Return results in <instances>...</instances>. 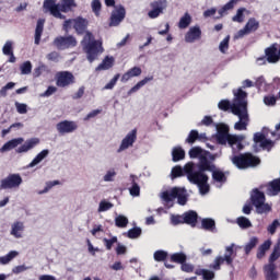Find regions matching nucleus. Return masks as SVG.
I'll return each mask as SVG.
<instances>
[{
    "mask_svg": "<svg viewBox=\"0 0 280 280\" xmlns=\"http://www.w3.org/2000/svg\"><path fill=\"white\" fill-rule=\"evenodd\" d=\"M234 100L231 104L229 101L223 100L219 102L218 107L220 110H229L231 108V113L238 117V121L235 122V130H246L248 127V101H246L247 94L242 89H238L237 92H234Z\"/></svg>",
    "mask_w": 280,
    "mask_h": 280,
    "instance_id": "obj_1",
    "label": "nucleus"
},
{
    "mask_svg": "<svg viewBox=\"0 0 280 280\" xmlns=\"http://www.w3.org/2000/svg\"><path fill=\"white\" fill-rule=\"evenodd\" d=\"M184 172L187 174V178L189 183H192V185H197L199 188L200 194L205 196V194H209V176L205 174V171H194V162H188L184 166Z\"/></svg>",
    "mask_w": 280,
    "mask_h": 280,
    "instance_id": "obj_2",
    "label": "nucleus"
},
{
    "mask_svg": "<svg viewBox=\"0 0 280 280\" xmlns=\"http://www.w3.org/2000/svg\"><path fill=\"white\" fill-rule=\"evenodd\" d=\"M73 8H78L75 0H60L56 3V0H46L44 2V10L50 12L55 19H65V15L60 12H71Z\"/></svg>",
    "mask_w": 280,
    "mask_h": 280,
    "instance_id": "obj_3",
    "label": "nucleus"
},
{
    "mask_svg": "<svg viewBox=\"0 0 280 280\" xmlns=\"http://www.w3.org/2000/svg\"><path fill=\"white\" fill-rule=\"evenodd\" d=\"M217 129H218L217 139H218V142L221 143V145H226V143H229L231 148H233L234 145H237V150L244 149V145L242 144L243 139H245L244 136L230 135L229 127H226L225 125H219Z\"/></svg>",
    "mask_w": 280,
    "mask_h": 280,
    "instance_id": "obj_4",
    "label": "nucleus"
},
{
    "mask_svg": "<svg viewBox=\"0 0 280 280\" xmlns=\"http://www.w3.org/2000/svg\"><path fill=\"white\" fill-rule=\"evenodd\" d=\"M82 45H83V49H85L88 54V60L90 62H93V60H95L97 56H100V54L104 51V49L102 48V42L95 40L93 38V34L89 32L85 33V36L82 40Z\"/></svg>",
    "mask_w": 280,
    "mask_h": 280,
    "instance_id": "obj_5",
    "label": "nucleus"
},
{
    "mask_svg": "<svg viewBox=\"0 0 280 280\" xmlns=\"http://www.w3.org/2000/svg\"><path fill=\"white\" fill-rule=\"evenodd\" d=\"M232 163L238 167V170H247V167H256V165H259L260 160L250 153H245L232 158Z\"/></svg>",
    "mask_w": 280,
    "mask_h": 280,
    "instance_id": "obj_6",
    "label": "nucleus"
},
{
    "mask_svg": "<svg viewBox=\"0 0 280 280\" xmlns=\"http://www.w3.org/2000/svg\"><path fill=\"white\" fill-rule=\"evenodd\" d=\"M160 197L165 202H172V200L177 198L178 205H187V190H185V188L174 187L171 190L161 192Z\"/></svg>",
    "mask_w": 280,
    "mask_h": 280,
    "instance_id": "obj_7",
    "label": "nucleus"
},
{
    "mask_svg": "<svg viewBox=\"0 0 280 280\" xmlns=\"http://www.w3.org/2000/svg\"><path fill=\"white\" fill-rule=\"evenodd\" d=\"M252 202L256 207L257 213H268L271 210L270 205L266 203V196L259 190L253 191Z\"/></svg>",
    "mask_w": 280,
    "mask_h": 280,
    "instance_id": "obj_8",
    "label": "nucleus"
},
{
    "mask_svg": "<svg viewBox=\"0 0 280 280\" xmlns=\"http://www.w3.org/2000/svg\"><path fill=\"white\" fill-rule=\"evenodd\" d=\"M23 185V177L20 174H10L0 180V189H19Z\"/></svg>",
    "mask_w": 280,
    "mask_h": 280,
    "instance_id": "obj_9",
    "label": "nucleus"
},
{
    "mask_svg": "<svg viewBox=\"0 0 280 280\" xmlns=\"http://www.w3.org/2000/svg\"><path fill=\"white\" fill-rule=\"evenodd\" d=\"M151 10L148 12L149 19H159L161 14H163V11L167 8V1L166 0H156L150 3Z\"/></svg>",
    "mask_w": 280,
    "mask_h": 280,
    "instance_id": "obj_10",
    "label": "nucleus"
},
{
    "mask_svg": "<svg viewBox=\"0 0 280 280\" xmlns=\"http://www.w3.org/2000/svg\"><path fill=\"white\" fill-rule=\"evenodd\" d=\"M211 161H215V155L209 153V151H206L199 158V170L203 172H213V170H215V165L211 164Z\"/></svg>",
    "mask_w": 280,
    "mask_h": 280,
    "instance_id": "obj_11",
    "label": "nucleus"
},
{
    "mask_svg": "<svg viewBox=\"0 0 280 280\" xmlns=\"http://www.w3.org/2000/svg\"><path fill=\"white\" fill-rule=\"evenodd\" d=\"M56 130L59 135H71L78 130V124L73 120H63L56 125Z\"/></svg>",
    "mask_w": 280,
    "mask_h": 280,
    "instance_id": "obj_12",
    "label": "nucleus"
},
{
    "mask_svg": "<svg viewBox=\"0 0 280 280\" xmlns=\"http://www.w3.org/2000/svg\"><path fill=\"white\" fill-rule=\"evenodd\" d=\"M56 80L57 86L65 89V86H69L75 82V77L69 71H61L56 74Z\"/></svg>",
    "mask_w": 280,
    "mask_h": 280,
    "instance_id": "obj_13",
    "label": "nucleus"
},
{
    "mask_svg": "<svg viewBox=\"0 0 280 280\" xmlns=\"http://www.w3.org/2000/svg\"><path fill=\"white\" fill-rule=\"evenodd\" d=\"M74 27L75 32H78V34H82V32H84V30H86V20L82 19V18H77L74 20H68L65 22L63 24V30L66 32H69V28Z\"/></svg>",
    "mask_w": 280,
    "mask_h": 280,
    "instance_id": "obj_14",
    "label": "nucleus"
},
{
    "mask_svg": "<svg viewBox=\"0 0 280 280\" xmlns=\"http://www.w3.org/2000/svg\"><path fill=\"white\" fill-rule=\"evenodd\" d=\"M259 30V22L255 19H249L243 30H240L235 35L234 38H244V36H248L252 32H257Z\"/></svg>",
    "mask_w": 280,
    "mask_h": 280,
    "instance_id": "obj_15",
    "label": "nucleus"
},
{
    "mask_svg": "<svg viewBox=\"0 0 280 280\" xmlns=\"http://www.w3.org/2000/svg\"><path fill=\"white\" fill-rule=\"evenodd\" d=\"M54 45L57 49H69V47H75L78 45V40H75L73 36H60L55 38Z\"/></svg>",
    "mask_w": 280,
    "mask_h": 280,
    "instance_id": "obj_16",
    "label": "nucleus"
},
{
    "mask_svg": "<svg viewBox=\"0 0 280 280\" xmlns=\"http://www.w3.org/2000/svg\"><path fill=\"white\" fill-rule=\"evenodd\" d=\"M135 141H137V129H132L127 136L121 140V143L117 150L118 153H121L128 148H132L135 145Z\"/></svg>",
    "mask_w": 280,
    "mask_h": 280,
    "instance_id": "obj_17",
    "label": "nucleus"
},
{
    "mask_svg": "<svg viewBox=\"0 0 280 280\" xmlns=\"http://www.w3.org/2000/svg\"><path fill=\"white\" fill-rule=\"evenodd\" d=\"M124 19H126V9H124V7H119L115 9L112 12V16H110V23H109L110 27H117V25H119V23H121Z\"/></svg>",
    "mask_w": 280,
    "mask_h": 280,
    "instance_id": "obj_18",
    "label": "nucleus"
},
{
    "mask_svg": "<svg viewBox=\"0 0 280 280\" xmlns=\"http://www.w3.org/2000/svg\"><path fill=\"white\" fill-rule=\"evenodd\" d=\"M40 143V139L38 138H31L26 140L20 148L15 150L18 154H24L25 152H30V150H34L36 145Z\"/></svg>",
    "mask_w": 280,
    "mask_h": 280,
    "instance_id": "obj_19",
    "label": "nucleus"
},
{
    "mask_svg": "<svg viewBox=\"0 0 280 280\" xmlns=\"http://www.w3.org/2000/svg\"><path fill=\"white\" fill-rule=\"evenodd\" d=\"M200 36H202V31H200V26H191L185 35V42L196 43V40H200Z\"/></svg>",
    "mask_w": 280,
    "mask_h": 280,
    "instance_id": "obj_20",
    "label": "nucleus"
},
{
    "mask_svg": "<svg viewBox=\"0 0 280 280\" xmlns=\"http://www.w3.org/2000/svg\"><path fill=\"white\" fill-rule=\"evenodd\" d=\"M265 279L266 280H279V271H277L276 264H267L264 266Z\"/></svg>",
    "mask_w": 280,
    "mask_h": 280,
    "instance_id": "obj_21",
    "label": "nucleus"
},
{
    "mask_svg": "<svg viewBox=\"0 0 280 280\" xmlns=\"http://www.w3.org/2000/svg\"><path fill=\"white\" fill-rule=\"evenodd\" d=\"M25 231V224L21 221L13 222L11 224L10 234L15 237V240H21L23 237V232Z\"/></svg>",
    "mask_w": 280,
    "mask_h": 280,
    "instance_id": "obj_22",
    "label": "nucleus"
},
{
    "mask_svg": "<svg viewBox=\"0 0 280 280\" xmlns=\"http://www.w3.org/2000/svg\"><path fill=\"white\" fill-rule=\"evenodd\" d=\"M254 141L256 144L260 145L265 150H270L272 148V141L266 139V136L261 132H257L254 135Z\"/></svg>",
    "mask_w": 280,
    "mask_h": 280,
    "instance_id": "obj_23",
    "label": "nucleus"
},
{
    "mask_svg": "<svg viewBox=\"0 0 280 280\" xmlns=\"http://www.w3.org/2000/svg\"><path fill=\"white\" fill-rule=\"evenodd\" d=\"M23 141H25L23 138H15L12 139L8 142H5L2 148H0V152H10V150H14V148H19V145H21V143H23Z\"/></svg>",
    "mask_w": 280,
    "mask_h": 280,
    "instance_id": "obj_24",
    "label": "nucleus"
},
{
    "mask_svg": "<svg viewBox=\"0 0 280 280\" xmlns=\"http://www.w3.org/2000/svg\"><path fill=\"white\" fill-rule=\"evenodd\" d=\"M141 73H142L141 68L133 67V68L129 69L125 74H122L120 81L126 83L131 78H139V75H141Z\"/></svg>",
    "mask_w": 280,
    "mask_h": 280,
    "instance_id": "obj_25",
    "label": "nucleus"
},
{
    "mask_svg": "<svg viewBox=\"0 0 280 280\" xmlns=\"http://www.w3.org/2000/svg\"><path fill=\"white\" fill-rule=\"evenodd\" d=\"M233 248H235V244H231L230 246L225 247V253L223 257L225 258V264L228 266H232L233 259H235V250Z\"/></svg>",
    "mask_w": 280,
    "mask_h": 280,
    "instance_id": "obj_26",
    "label": "nucleus"
},
{
    "mask_svg": "<svg viewBox=\"0 0 280 280\" xmlns=\"http://www.w3.org/2000/svg\"><path fill=\"white\" fill-rule=\"evenodd\" d=\"M184 222L186 224H190L191 226H196V222H198V213L192 210L184 213Z\"/></svg>",
    "mask_w": 280,
    "mask_h": 280,
    "instance_id": "obj_27",
    "label": "nucleus"
},
{
    "mask_svg": "<svg viewBox=\"0 0 280 280\" xmlns=\"http://www.w3.org/2000/svg\"><path fill=\"white\" fill-rule=\"evenodd\" d=\"M45 27V20H38L35 30V45H40V36H43V30Z\"/></svg>",
    "mask_w": 280,
    "mask_h": 280,
    "instance_id": "obj_28",
    "label": "nucleus"
},
{
    "mask_svg": "<svg viewBox=\"0 0 280 280\" xmlns=\"http://www.w3.org/2000/svg\"><path fill=\"white\" fill-rule=\"evenodd\" d=\"M49 156V150H43L40 153L36 155V158L30 163L28 167H36L38 163L45 161Z\"/></svg>",
    "mask_w": 280,
    "mask_h": 280,
    "instance_id": "obj_29",
    "label": "nucleus"
},
{
    "mask_svg": "<svg viewBox=\"0 0 280 280\" xmlns=\"http://www.w3.org/2000/svg\"><path fill=\"white\" fill-rule=\"evenodd\" d=\"M270 246H272L271 241H266L262 245H260L256 255L257 259H264V257H266V252L270 250Z\"/></svg>",
    "mask_w": 280,
    "mask_h": 280,
    "instance_id": "obj_30",
    "label": "nucleus"
},
{
    "mask_svg": "<svg viewBox=\"0 0 280 280\" xmlns=\"http://www.w3.org/2000/svg\"><path fill=\"white\" fill-rule=\"evenodd\" d=\"M153 80H154V77H145L143 80L138 82L133 88H131L128 91V95H132V93H137V91H139V89H141L142 86H145V84H148V82H152Z\"/></svg>",
    "mask_w": 280,
    "mask_h": 280,
    "instance_id": "obj_31",
    "label": "nucleus"
},
{
    "mask_svg": "<svg viewBox=\"0 0 280 280\" xmlns=\"http://www.w3.org/2000/svg\"><path fill=\"white\" fill-rule=\"evenodd\" d=\"M277 194H280V178L273 179L268 187L269 196H277Z\"/></svg>",
    "mask_w": 280,
    "mask_h": 280,
    "instance_id": "obj_32",
    "label": "nucleus"
},
{
    "mask_svg": "<svg viewBox=\"0 0 280 280\" xmlns=\"http://www.w3.org/2000/svg\"><path fill=\"white\" fill-rule=\"evenodd\" d=\"M115 58L106 57L103 62L96 68V71H106L113 67Z\"/></svg>",
    "mask_w": 280,
    "mask_h": 280,
    "instance_id": "obj_33",
    "label": "nucleus"
},
{
    "mask_svg": "<svg viewBox=\"0 0 280 280\" xmlns=\"http://www.w3.org/2000/svg\"><path fill=\"white\" fill-rule=\"evenodd\" d=\"M188 25H191V15L186 12L184 16L179 19L178 27L179 30H187Z\"/></svg>",
    "mask_w": 280,
    "mask_h": 280,
    "instance_id": "obj_34",
    "label": "nucleus"
},
{
    "mask_svg": "<svg viewBox=\"0 0 280 280\" xmlns=\"http://www.w3.org/2000/svg\"><path fill=\"white\" fill-rule=\"evenodd\" d=\"M14 257H19V252L12 250L8 255L0 257V264H2V266H5L7 264H10L11 260L14 259Z\"/></svg>",
    "mask_w": 280,
    "mask_h": 280,
    "instance_id": "obj_35",
    "label": "nucleus"
},
{
    "mask_svg": "<svg viewBox=\"0 0 280 280\" xmlns=\"http://www.w3.org/2000/svg\"><path fill=\"white\" fill-rule=\"evenodd\" d=\"M172 156H173V161H183V159H185V150H183L182 148H174L173 152H172Z\"/></svg>",
    "mask_w": 280,
    "mask_h": 280,
    "instance_id": "obj_36",
    "label": "nucleus"
},
{
    "mask_svg": "<svg viewBox=\"0 0 280 280\" xmlns=\"http://www.w3.org/2000/svg\"><path fill=\"white\" fill-rule=\"evenodd\" d=\"M238 2L240 0H230L221 10H219V14L223 16L224 14H226V12H229V10H233V8H235Z\"/></svg>",
    "mask_w": 280,
    "mask_h": 280,
    "instance_id": "obj_37",
    "label": "nucleus"
},
{
    "mask_svg": "<svg viewBox=\"0 0 280 280\" xmlns=\"http://www.w3.org/2000/svg\"><path fill=\"white\" fill-rule=\"evenodd\" d=\"M212 177H213V180H217V183H226V176L222 171L213 168Z\"/></svg>",
    "mask_w": 280,
    "mask_h": 280,
    "instance_id": "obj_38",
    "label": "nucleus"
},
{
    "mask_svg": "<svg viewBox=\"0 0 280 280\" xmlns=\"http://www.w3.org/2000/svg\"><path fill=\"white\" fill-rule=\"evenodd\" d=\"M56 185H60V180L46 182V186L43 190L37 191L38 196H43V194H48V191L56 187Z\"/></svg>",
    "mask_w": 280,
    "mask_h": 280,
    "instance_id": "obj_39",
    "label": "nucleus"
},
{
    "mask_svg": "<svg viewBox=\"0 0 280 280\" xmlns=\"http://www.w3.org/2000/svg\"><path fill=\"white\" fill-rule=\"evenodd\" d=\"M205 152L200 147H195L189 151V156L190 159H200Z\"/></svg>",
    "mask_w": 280,
    "mask_h": 280,
    "instance_id": "obj_40",
    "label": "nucleus"
},
{
    "mask_svg": "<svg viewBox=\"0 0 280 280\" xmlns=\"http://www.w3.org/2000/svg\"><path fill=\"white\" fill-rule=\"evenodd\" d=\"M172 261H175V264H185L187 261V255L184 253H176L171 256Z\"/></svg>",
    "mask_w": 280,
    "mask_h": 280,
    "instance_id": "obj_41",
    "label": "nucleus"
},
{
    "mask_svg": "<svg viewBox=\"0 0 280 280\" xmlns=\"http://www.w3.org/2000/svg\"><path fill=\"white\" fill-rule=\"evenodd\" d=\"M201 225L206 231H213L215 229V221L213 219H203Z\"/></svg>",
    "mask_w": 280,
    "mask_h": 280,
    "instance_id": "obj_42",
    "label": "nucleus"
},
{
    "mask_svg": "<svg viewBox=\"0 0 280 280\" xmlns=\"http://www.w3.org/2000/svg\"><path fill=\"white\" fill-rule=\"evenodd\" d=\"M116 222V226H118L119 229H126L128 226V218H126L125 215H118L115 219Z\"/></svg>",
    "mask_w": 280,
    "mask_h": 280,
    "instance_id": "obj_43",
    "label": "nucleus"
},
{
    "mask_svg": "<svg viewBox=\"0 0 280 280\" xmlns=\"http://www.w3.org/2000/svg\"><path fill=\"white\" fill-rule=\"evenodd\" d=\"M113 203L110 201L102 200L98 205V213H104V211H109V209H113Z\"/></svg>",
    "mask_w": 280,
    "mask_h": 280,
    "instance_id": "obj_44",
    "label": "nucleus"
},
{
    "mask_svg": "<svg viewBox=\"0 0 280 280\" xmlns=\"http://www.w3.org/2000/svg\"><path fill=\"white\" fill-rule=\"evenodd\" d=\"M20 70L22 75H30V73H32V62L25 61L20 66Z\"/></svg>",
    "mask_w": 280,
    "mask_h": 280,
    "instance_id": "obj_45",
    "label": "nucleus"
},
{
    "mask_svg": "<svg viewBox=\"0 0 280 280\" xmlns=\"http://www.w3.org/2000/svg\"><path fill=\"white\" fill-rule=\"evenodd\" d=\"M259 240L257 237H252L249 242L245 245V253L246 255L250 254V250L257 246Z\"/></svg>",
    "mask_w": 280,
    "mask_h": 280,
    "instance_id": "obj_46",
    "label": "nucleus"
},
{
    "mask_svg": "<svg viewBox=\"0 0 280 280\" xmlns=\"http://www.w3.org/2000/svg\"><path fill=\"white\" fill-rule=\"evenodd\" d=\"M237 224L241 226V229H250V226H253V223H250V220H248L246 217L238 218Z\"/></svg>",
    "mask_w": 280,
    "mask_h": 280,
    "instance_id": "obj_47",
    "label": "nucleus"
},
{
    "mask_svg": "<svg viewBox=\"0 0 280 280\" xmlns=\"http://www.w3.org/2000/svg\"><path fill=\"white\" fill-rule=\"evenodd\" d=\"M198 139H205V135L200 136L197 130H191L188 138H187V142L188 143H194Z\"/></svg>",
    "mask_w": 280,
    "mask_h": 280,
    "instance_id": "obj_48",
    "label": "nucleus"
},
{
    "mask_svg": "<svg viewBox=\"0 0 280 280\" xmlns=\"http://www.w3.org/2000/svg\"><path fill=\"white\" fill-rule=\"evenodd\" d=\"M171 222L174 226H176L178 224H185V214H183V215L172 214Z\"/></svg>",
    "mask_w": 280,
    "mask_h": 280,
    "instance_id": "obj_49",
    "label": "nucleus"
},
{
    "mask_svg": "<svg viewBox=\"0 0 280 280\" xmlns=\"http://www.w3.org/2000/svg\"><path fill=\"white\" fill-rule=\"evenodd\" d=\"M244 12H246V9H238L236 14L232 18V21L236 23H244Z\"/></svg>",
    "mask_w": 280,
    "mask_h": 280,
    "instance_id": "obj_50",
    "label": "nucleus"
},
{
    "mask_svg": "<svg viewBox=\"0 0 280 280\" xmlns=\"http://www.w3.org/2000/svg\"><path fill=\"white\" fill-rule=\"evenodd\" d=\"M116 176H117V172H115V170H109L104 175L103 180L105 183H113V180H115Z\"/></svg>",
    "mask_w": 280,
    "mask_h": 280,
    "instance_id": "obj_51",
    "label": "nucleus"
},
{
    "mask_svg": "<svg viewBox=\"0 0 280 280\" xmlns=\"http://www.w3.org/2000/svg\"><path fill=\"white\" fill-rule=\"evenodd\" d=\"M91 8L92 12H94L96 16H100V11L102 10V2L100 0H93L91 3Z\"/></svg>",
    "mask_w": 280,
    "mask_h": 280,
    "instance_id": "obj_52",
    "label": "nucleus"
},
{
    "mask_svg": "<svg viewBox=\"0 0 280 280\" xmlns=\"http://www.w3.org/2000/svg\"><path fill=\"white\" fill-rule=\"evenodd\" d=\"M13 43L8 40L3 48H2V52L4 54V56H10L11 54H14V50H13Z\"/></svg>",
    "mask_w": 280,
    "mask_h": 280,
    "instance_id": "obj_53",
    "label": "nucleus"
},
{
    "mask_svg": "<svg viewBox=\"0 0 280 280\" xmlns=\"http://www.w3.org/2000/svg\"><path fill=\"white\" fill-rule=\"evenodd\" d=\"M141 236V228H135L128 231V237L130 240H137V237Z\"/></svg>",
    "mask_w": 280,
    "mask_h": 280,
    "instance_id": "obj_54",
    "label": "nucleus"
},
{
    "mask_svg": "<svg viewBox=\"0 0 280 280\" xmlns=\"http://www.w3.org/2000/svg\"><path fill=\"white\" fill-rule=\"evenodd\" d=\"M224 261H226V258L224 256H218L214 259V264L212 265L211 268H213V270H220V266L224 264Z\"/></svg>",
    "mask_w": 280,
    "mask_h": 280,
    "instance_id": "obj_55",
    "label": "nucleus"
},
{
    "mask_svg": "<svg viewBox=\"0 0 280 280\" xmlns=\"http://www.w3.org/2000/svg\"><path fill=\"white\" fill-rule=\"evenodd\" d=\"M280 222L279 220H275L268 228L267 231L270 233V235H275L277 233V229H279Z\"/></svg>",
    "mask_w": 280,
    "mask_h": 280,
    "instance_id": "obj_56",
    "label": "nucleus"
},
{
    "mask_svg": "<svg viewBox=\"0 0 280 280\" xmlns=\"http://www.w3.org/2000/svg\"><path fill=\"white\" fill-rule=\"evenodd\" d=\"M155 261H165L167 259V254L164 250H158L154 253Z\"/></svg>",
    "mask_w": 280,
    "mask_h": 280,
    "instance_id": "obj_57",
    "label": "nucleus"
},
{
    "mask_svg": "<svg viewBox=\"0 0 280 280\" xmlns=\"http://www.w3.org/2000/svg\"><path fill=\"white\" fill-rule=\"evenodd\" d=\"M231 39L230 36H226L219 46V49L222 54H226V49H229V40Z\"/></svg>",
    "mask_w": 280,
    "mask_h": 280,
    "instance_id": "obj_58",
    "label": "nucleus"
},
{
    "mask_svg": "<svg viewBox=\"0 0 280 280\" xmlns=\"http://www.w3.org/2000/svg\"><path fill=\"white\" fill-rule=\"evenodd\" d=\"M117 80H119V74H116L105 86V91H110L115 89V84H117Z\"/></svg>",
    "mask_w": 280,
    "mask_h": 280,
    "instance_id": "obj_59",
    "label": "nucleus"
},
{
    "mask_svg": "<svg viewBox=\"0 0 280 280\" xmlns=\"http://www.w3.org/2000/svg\"><path fill=\"white\" fill-rule=\"evenodd\" d=\"M15 108H16L18 113H20V115L27 114V105L26 104L16 102Z\"/></svg>",
    "mask_w": 280,
    "mask_h": 280,
    "instance_id": "obj_60",
    "label": "nucleus"
},
{
    "mask_svg": "<svg viewBox=\"0 0 280 280\" xmlns=\"http://www.w3.org/2000/svg\"><path fill=\"white\" fill-rule=\"evenodd\" d=\"M103 242H104L107 250H110L113 248V244H117V236H114L110 240L104 238Z\"/></svg>",
    "mask_w": 280,
    "mask_h": 280,
    "instance_id": "obj_61",
    "label": "nucleus"
},
{
    "mask_svg": "<svg viewBox=\"0 0 280 280\" xmlns=\"http://www.w3.org/2000/svg\"><path fill=\"white\" fill-rule=\"evenodd\" d=\"M183 172H185V168L180 166H175L172 170V176L173 178H178V176H183Z\"/></svg>",
    "mask_w": 280,
    "mask_h": 280,
    "instance_id": "obj_62",
    "label": "nucleus"
},
{
    "mask_svg": "<svg viewBox=\"0 0 280 280\" xmlns=\"http://www.w3.org/2000/svg\"><path fill=\"white\" fill-rule=\"evenodd\" d=\"M129 191H130V196H139L141 194V188L139 187V184L133 183Z\"/></svg>",
    "mask_w": 280,
    "mask_h": 280,
    "instance_id": "obj_63",
    "label": "nucleus"
},
{
    "mask_svg": "<svg viewBox=\"0 0 280 280\" xmlns=\"http://www.w3.org/2000/svg\"><path fill=\"white\" fill-rule=\"evenodd\" d=\"M264 103L266 106H275L277 104V98L275 96H265Z\"/></svg>",
    "mask_w": 280,
    "mask_h": 280,
    "instance_id": "obj_64",
    "label": "nucleus"
}]
</instances>
